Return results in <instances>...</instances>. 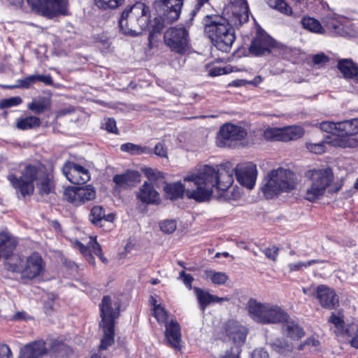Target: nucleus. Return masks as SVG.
<instances>
[{"label": "nucleus", "mask_w": 358, "mask_h": 358, "mask_svg": "<svg viewBox=\"0 0 358 358\" xmlns=\"http://www.w3.org/2000/svg\"><path fill=\"white\" fill-rule=\"evenodd\" d=\"M11 357L10 348L6 344H0V358H10Z\"/></svg>", "instance_id": "obj_59"}, {"label": "nucleus", "mask_w": 358, "mask_h": 358, "mask_svg": "<svg viewBox=\"0 0 358 358\" xmlns=\"http://www.w3.org/2000/svg\"><path fill=\"white\" fill-rule=\"evenodd\" d=\"M203 278L210 280L213 284L217 285H224L229 280V276L224 272H217L213 270H205L203 272Z\"/></svg>", "instance_id": "obj_38"}, {"label": "nucleus", "mask_w": 358, "mask_h": 358, "mask_svg": "<svg viewBox=\"0 0 358 358\" xmlns=\"http://www.w3.org/2000/svg\"><path fill=\"white\" fill-rule=\"evenodd\" d=\"M220 167H224L227 169L231 170L232 178H234V172H235L238 182L243 186L248 189H252L257 179V171L256 166L252 163L245 164H238L234 170L232 168L227 166H217L213 167L215 170ZM234 181L232 182V183Z\"/></svg>", "instance_id": "obj_17"}, {"label": "nucleus", "mask_w": 358, "mask_h": 358, "mask_svg": "<svg viewBox=\"0 0 358 358\" xmlns=\"http://www.w3.org/2000/svg\"><path fill=\"white\" fill-rule=\"evenodd\" d=\"M179 278L182 280L183 283L189 289L192 287V282L193 278L191 275L185 273V271H181Z\"/></svg>", "instance_id": "obj_57"}, {"label": "nucleus", "mask_w": 358, "mask_h": 358, "mask_svg": "<svg viewBox=\"0 0 358 358\" xmlns=\"http://www.w3.org/2000/svg\"><path fill=\"white\" fill-rule=\"evenodd\" d=\"M320 127L322 131L331 134L325 138L328 145L343 148L357 146V141L355 137L342 134L341 129L338 128V122L324 121L320 124Z\"/></svg>", "instance_id": "obj_11"}, {"label": "nucleus", "mask_w": 358, "mask_h": 358, "mask_svg": "<svg viewBox=\"0 0 358 358\" xmlns=\"http://www.w3.org/2000/svg\"><path fill=\"white\" fill-rule=\"evenodd\" d=\"M35 13L52 18L60 15H66L67 0H27Z\"/></svg>", "instance_id": "obj_12"}, {"label": "nucleus", "mask_w": 358, "mask_h": 358, "mask_svg": "<svg viewBox=\"0 0 358 358\" xmlns=\"http://www.w3.org/2000/svg\"><path fill=\"white\" fill-rule=\"evenodd\" d=\"M48 352V343L38 341L24 346L18 358H42Z\"/></svg>", "instance_id": "obj_24"}, {"label": "nucleus", "mask_w": 358, "mask_h": 358, "mask_svg": "<svg viewBox=\"0 0 358 358\" xmlns=\"http://www.w3.org/2000/svg\"><path fill=\"white\" fill-rule=\"evenodd\" d=\"M329 58L324 53L317 54L313 57V61L315 64H324L328 62Z\"/></svg>", "instance_id": "obj_55"}, {"label": "nucleus", "mask_w": 358, "mask_h": 358, "mask_svg": "<svg viewBox=\"0 0 358 358\" xmlns=\"http://www.w3.org/2000/svg\"><path fill=\"white\" fill-rule=\"evenodd\" d=\"M268 5L282 13L289 15L292 13V8L283 0H266Z\"/></svg>", "instance_id": "obj_43"}, {"label": "nucleus", "mask_w": 358, "mask_h": 358, "mask_svg": "<svg viewBox=\"0 0 358 358\" xmlns=\"http://www.w3.org/2000/svg\"><path fill=\"white\" fill-rule=\"evenodd\" d=\"M231 72L230 67H212L208 72V75L212 77L227 74Z\"/></svg>", "instance_id": "obj_52"}, {"label": "nucleus", "mask_w": 358, "mask_h": 358, "mask_svg": "<svg viewBox=\"0 0 358 358\" xmlns=\"http://www.w3.org/2000/svg\"><path fill=\"white\" fill-rule=\"evenodd\" d=\"M15 241L5 233H0V259H8L15 248Z\"/></svg>", "instance_id": "obj_30"}, {"label": "nucleus", "mask_w": 358, "mask_h": 358, "mask_svg": "<svg viewBox=\"0 0 358 358\" xmlns=\"http://www.w3.org/2000/svg\"><path fill=\"white\" fill-rule=\"evenodd\" d=\"M105 217V211L100 206H94L90 212L89 219L90 222L94 225H100V223Z\"/></svg>", "instance_id": "obj_42"}, {"label": "nucleus", "mask_w": 358, "mask_h": 358, "mask_svg": "<svg viewBox=\"0 0 358 358\" xmlns=\"http://www.w3.org/2000/svg\"><path fill=\"white\" fill-rule=\"evenodd\" d=\"M183 180L184 184H166L164 187L166 196L177 199L185 194L188 199L204 202L210 199L215 191L222 194L231 186L232 171L224 167L215 170L213 166L203 165L187 173Z\"/></svg>", "instance_id": "obj_1"}, {"label": "nucleus", "mask_w": 358, "mask_h": 358, "mask_svg": "<svg viewBox=\"0 0 358 358\" xmlns=\"http://www.w3.org/2000/svg\"><path fill=\"white\" fill-rule=\"evenodd\" d=\"M281 130L282 141L296 140L304 134V130L302 127L295 125L281 128Z\"/></svg>", "instance_id": "obj_33"}, {"label": "nucleus", "mask_w": 358, "mask_h": 358, "mask_svg": "<svg viewBox=\"0 0 358 358\" xmlns=\"http://www.w3.org/2000/svg\"><path fill=\"white\" fill-rule=\"evenodd\" d=\"M278 251H279V248L278 247L273 246L271 248H266L264 250V253L268 258H269L273 261H275L278 256Z\"/></svg>", "instance_id": "obj_54"}, {"label": "nucleus", "mask_w": 358, "mask_h": 358, "mask_svg": "<svg viewBox=\"0 0 358 358\" xmlns=\"http://www.w3.org/2000/svg\"><path fill=\"white\" fill-rule=\"evenodd\" d=\"M230 297H219L216 295H213V303H222L223 301H229L230 300Z\"/></svg>", "instance_id": "obj_62"}, {"label": "nucleus", "mask_w": 358, "mask_h": 358, "mask_svg": "<svg viewBox=\"0 0 358 358\" xmlns=\"http://www.w3.org/2000/svg\"><path fill=\"white\" fill-rule=\"evenodd\" d=\"M253 358H268V355L263 349L255 350L253 353Z\"/></svg>", "instance_id": "obj_61"}, {"label": "nucleus", "mask_w": 358, "mask_h": 358, "mask_svg": "<svg viewBox=\"0 0 358 358\" xmlns=\"http://www.w3.org/2000/svg\"><path fill=\"white\" fill-rule=\"evenodd\" d=\"M328 322L334 326V334L337 337L350 339L352 347L358 348V324H346L342 313H331Z\"/></svg>", "instance_id": "obj_13"}, {"label": "nucleus", "mask_w": 358, "mask_h": 358, "mask_svg": "<svg viewBox=\"0 0 358 358\" xmlns=\"http://www.w3.org/2000/svg\"><path fill=\"white\" fill-rule=\"evenodd\" d=\"M155 154L161 157H166L167 151L162 143H157L155 147Z\"/></svg>", "instance_id": "obj_56"}, {"label": "nucleus", "mask_w": 358, "mask_h": 358, "mask_svg": "<svg viewBox=\"0 0 358 358\" xmlns=\"http://www.w3.org/2000/svg\"><path fill=\"white\" fill-rule=\"evenodd\" d=\"M165 338L168 343L175 349H181V332L179 324L171 320L165 324Z\"/></svg>", "instance_id": "obj_25"}, {"label": "nucleus", "mask_w": 358, "mask_h": 358, "mask_svg": "<svg viewBox=\"0 0 358 358\" xmlns=\"http://www.w3.org/2000/svg\"><path fill=\"white\" fill-rule=\"evenodd\" d=\"M316 296L320 305L327 309L331 310L338 303V297L335 291L324 285L317 287Z\"/></svg>", "instance_id": "obj_23"}, {"label": "nucleus", "mask_w": 358, "mask_h": 358, "mask_svg": "<svg viewBox=\"0 0 358 358\" xmlns=\"http://www.w3.org/2000/svg\"><path fill=\"white\" fill-rule=\"evenodd\" d=\"M62 173L73 184H84L90 179V175L87 169L71 162L65 163L62 168Z\"/></svg>", "instance_id": "obj_19"}, {"label": "nucleus", "mask_w": 358, "mask_h": 358, "mask_svg": "<svg viewBox=\"0 0 358 358\" xmlns=\"http://www.w3.org/2000/svg\"><path fill=\"white\" fill-rule=\"evenodd\" d=\"M274 45V41L271 36L265 32L259 31L255 38L252 41L249 52L254 56H261L270 53L271 48Z\"/></svg>", "instance_id": "obj_20"}, {"label": "nucleus", "mask_w": 358, "mask_h": 358, "mask_svg": "<svg viewBox=\"0 0 358 358\" xmlns=\"http://www.w3.org/2000/svg\"><path fill=\"white\" fill-rule=\"evenodd\" d=\"M50 107V99L45 96H38L28 105V108L36 114H41Z\"/></svg>", "instance_id": "obj_35"}, {"label": "nucleus", "mask_w": 358, "mask_h": 358, "mask_svg": "<svg viewBox=\"0 0 358 358\" xmlns=\"http://www.w3.org/2000/svg\"><path fill=\"white\" fill-rule=\"evenodd\" d=\"M203 23L205 34L213 45L222 52H229L236 39L235 26L227 17L215 15H206Z\"/></svg>", "instance_id": "obj_3"}, {"label": "nucleus", "mask_w": 358, "mask_h": 358, "mask_svg": "<svg viewBox=\"0 0 358 358\" xmlns=\"http://www.w3.org/2000/svg\"><path fill=\"white\" fill-rule=\"evenodd\" d=\"M143 171L149 179L155 177V171L151 168H145Z\"/></svg>", "instance_id": "obj_63"}, {"label": "nucleus", "mask_w": 358, "mask_h": 358, "mask_svg": "<svg viewBox=\"0 0 358 358\" xmlns=\"http://www.w3.org/2000/svg\"><path fill=\"white\" fill-rule=\"evenodd\" d=\"M36 83L38 81L43 83L46 85H51L53 83L52 77L50 75H34Z\"/></svg>", "instance_id": "obj_58"}, {"label": "nucleus", "mask_w": 358, "mask_h": 358, "mask_svg": "<svg viewBox=\"0 0 358 358\" xmlns=\"http://www.w3.org/2000/svg\"><path fill=\"white\" fill-rule=\"evenodd\" d=\"M315 262H316L315 260H310V261H308L306 262H299L296 263L289 264L288 265V266L289 268V271L292 272V271L303 270V268H307L308 266H310V265H312L313 264H314Z\"/></svg>", "instance_id": "obj_49"}, {"label": "nucleus", "mask_w": 358, "mask_h": 358, "mask_svg": "<svg viewBox=\"0 0 358 358\" xmlns=\"http://www.w3.org/2000/svg\"><path fill=\"white\" fill-rule=\"evenodd\" d=\"M326 139L324 138L323 141L320 143H306V148L314 154L320 155L325 152L326 150Z\"/></svg>", "instance_id": "obj_46"}, {"label": "nucleus", "mask_w": 358, "mask_h": 358, "mask_svg": "<svg viewBox=\"0 0 358 358\" xmlns=\"http://www.w3.org/2000/svg\"><path fill=\"white\" fill-rule=\"evenodd\" d=\"M104 128L110 133L117 134V129L116 127V122L113 118L108 117L105 120L103 123Z\"/></svg>", "instance_id": "obj_53"}, {"label": "nucleus", "mask_w": 358, "mask_h": 358, "mask_svg": "<svg viewBox=\"0 0 358 358\" xmlns=\"http://www.w3.org/2000/svg\"><path fill=\"white\" fill-rule=\"evenodd\" d=\"M281 128H268L264 132V137L267 141H282Z\"/></svg>", "instance_id": "obj_44"}, {"label": "nucleus", "mask_w": 358, "mask_h": 358, "mask_svg": "<svg viewBox=\"0 0 358 358\" xmlns=\"http://www.w3.org/2000/svg\"><path fill=\"white\" fill-rule=\"evenodd\" d=\"M324 26L333 34L338 36H345V31L343 25L338 17L334 15H327L322 19Z\"/></svg>", "instance_id": "obj_31"}, {"label": "nucleus", "mask_w": 358, "mask_h": 358, "mask_svg": "<svg viewBox=\"0 0 358 358\" xmlns=\"http://www.w3.org/2000/svg\"><path fill=\"white\" fill-rule=\"evenodd\" d=\"M337 66L345 78H352L358 75V68L351 59H341L338 61Z\"/></svg>", "instance_id": "obj_32"}, {"label": "nucleus", "mask_w": 358, "mask_h": 358, "mask_svg": "<svg viewBox=\"0 0 358 358\" xmlns=\"http://www.w3.org/2000/svg\"><path fill=\"white\" fill-rule=\"evenodd\" d=\"M194 292L199 303L200 309L204 312L206 308L213 303V294L199 287H194Z\"/></svg>", "instance_id": "obj_36"}, {"label": "nucleus", "mask_w": 358, "mask_h": 358, "mask_svg": "<svg viewBox=\"0 0 358 358\" xmlns=\"http://www.w3.org/2000/svg\"><path fill=\"white\" fill-rule=\"evenodd\" d=\"M302 27L313 33L323 34L325 33V29L321 23L314 17H303L301 20Z\"/></svg>", "instance_id": "obj_34"}, {"label": "nucleus", "mask_w": 358, "mask_h": 358, "mask_svg": "<svg viewBox=\"0 0 358 358\" xmlns=\"http://www.w3.org/2000/svg\"><path fill=\"white\" fill-rule=\"evenodd\" d=\"M94 5L99 9L114 10L121 6L124 0H93Z\"/></svg>", "instance_id": "obj_41"}, {"label": "nucleus", "mask_w": 358, "mask_h": 358, "mask_svg": "<svg viewBox=\"0 0 358 358\" xmlns=\"http://www.w3.org/2000/svg\"><path fill=\"white\" fill-rule=\"evenodd\" d=\"M120 305L118 301H113L109 296H103L100 305L103 337L99 345L100 350H106L114 343L115 319L119 316Z\"/></svg>", "instance_id": "obj_5"}, {"label": "nucleus", "mask_w": 358, "mask_h": 358, "mask_svg": "<svg viewBox=\"0 0 358 358\" xmlns=\"http://www.w3.org/2000/svg\"><path fill=\"white\" fill-rule=\"evenodd\" d=\"M15 189H18L23 196L29 195L34 192V181L36 180V186L41 195L48 194L53 189L52 177L47 173L43 169L28 165L22 172V176L17 178L14 175L8 176Z\"/></svg>", "instance_id": "obj_2"}, {"label": "nucleus", "mask_w": 358, "mask_h": 358, "mask_svg": "<svg viewBox=\"0 0 358 358\" xmlns=\"http://www.w3.org/2000/svg\"><path fill=\"white\" fill-rule=\"evenodd\" d=\"M282 327L283 334L292 340H299L304 336L303 329L294 321L288 320V317L284 321Z\"/></svg>", "instance_id": "obj_28"}, {"label": "nucleus", "mask_w": 358, "mask_h": 358, "mask_svg": "<svg viewBox=\"0 0 358 358\" xmlns=\"http://www.w3.org/2000/svg\"><path fill=\"white\" fill-rule=\"evenodd\" d=\"M136 196L139 200L146 203H154L159 200L158 192L148 182H144Z\"/></svg>", "instance_id": "obj_27"}, {"label": "nucleus", "mask_w": 358, "mask_h": 358, "mask_svg": "<svg viewBox=\"0 0 358 358\" xmlns=\"http://www.w3.org/2000/svg\"><path fill=\"white\" fill-rule=\"evenodd\" d=\"M161 230L166 234H171L176 229V222L173 220H165L159 223Z\"/></svg>", "instance_id": "obj_47"}, {"label": "nucleus", "mask_w": 358, "mask_h": 358, "mask_svg": "<svg viewBox=\"0 0 358 358\" xmlns=\"http://www.w3.org/2000/svg\"><path fill=\"white\" fill-rule=\"evenodd\" d=\"M76 245L80 252L85 256L87 261L90 264L94 265L95 264V260L92 253L99 257L103 262L106 263L107 262L106 258L103 256L101 246L97 243L95 238L90 237V240L87 246L79 241H76Z\"/></svg>", "instance_id": "obj_21"}, {"label": "nucleus", "mask_w": 358, "mask_h": 358, "mask_svg": "<svg viewBox=\"0 0 358 358\" xmlns=\"http://www.w3.org/2000/svg\"><path fill=\"white\" fill-rule=\"evenodd\" d=\"M41 120L35 116H28L17 120L16 127L20 130L32 129L39 127Z\"/></svg>", "instance_id": "obj_39"}, {"label": "nucleus", "mask_w": 358, "mask_h": 358, "mask_svg": "<svg viewBox=\"0 0 358 358\" xmlns=\"http://www.w3.org/2000/svg\"><path fill=\"white\" fill-rule=\"evenodd\" d=\"M22 99L19 96L10 97L2 100L0 103V107L1 108H6L11 106H15L20 105Z\"/></svg>", "instance_id": "obj_48"}, {"label": "nucleus", "mask_w": 358, "mask_h": 358, "mask_svg": "<svg viewBox=\"0 0 358 358\" xmlns=\"http://www.w3.org/2000/svg\"><path fill=\"white\" fill-rule=\"evenodd\" d=\"M20 84L17 86L19 87L29 88L31 85L36 83L35 76L31 75L25 78L19 80ZM16 86H7L8 88H14Z\"/></svg>", "instance_id": "obj_50"}, {"label": "nucleus", "mask_w": 358, "mask_h": 358, "mask_svg": "<svg viewBox=\"0 0 358 358\" xmlns=\"http://www.w3.org/2000/svg\"><path fill=\"white\" fill-rule=\"evenodd\" d=\"M44 268L45 263L37 252H33L24 261L15 256L6 264V268L8 271L19 273L22 278L28 280L34 279L40 275Z\"/></svg>", "instance_id": "obj_9"}, {"label": "nucleus", "mask_w": 358, "mask_h": 358, "mask_svg": "<svg viewBox=\"0 0 358 358\" xmlns=\"http://www.w3.org/2000/svg\"><path fill=\"white\" fill-rule=\"evenodd\" d=\"M262 81V78L261 76H256L253 80L248 81V84L252 85L254 86H257L259 84H260Z\"/></svg>", "instance_id": "obj_64"}, {"label": "nucleus", "mask_w": 358, "mask_h": 358, "mask_svg": "<svg viewBox=\"0 0 358 358\" xmlns=\"http://www.w3.org/2000/svg\"><path fill=\"white\" fill-rule=\"evenodd\" d=\"M295 185V174L289 169L278 168L270 173L262 191L267 198H272L282 192L292 190Z\"/></svg>", "instance_id": "obj_8"}, {"label": "nucleus", "mask_w": 358, "mask_h": 358, "mask_svg": "<svg viewBox=\"0 0 358 358\" xmlns=\"http://www.w3.org/2000/svg\"><path fill=\"white\" fill-rule=\"evenodd\" d=\"M48 355L53 358H67L71 349L64 343L57 341L48 343Z\"/></svg>", "instance_id": "obj_29"}, {"label": "nucleus", "mask_w": 358, "mask_h": 358, "mask_svg": "<svg viewBox=\"0 0 358 358\" xmlns=\"http://www.w3.org/2000/svg\"><path fill=\"white\" fill-rule=\"evenodd\" d=\"M95 196L96 192L90 185L69 187L64 192V199L74 206H80L86 201L93 200Z\"/></svg>", "instance_id": "obj_18"}, {"label": "nucleus", "mask_w": 358, "mask_h": 358, "mask_svg": "<svg viewBox=\"0 0 358 358\" xmlns=\"http://www.w3.org/2000/svg\"><path fill=\"white\" fill-rule=\"evenodd\" d=\"M183 0H156L153 6L163 24H172L180 15Z\"/></svg>", "instance_id": "obj_14"}, {"label": "nucleus", "mask_w": 358, "mask_h": 358, "mask_svg": "<svg viewBox=\"0 0 358 358\" xmlns=\"http://www.w3.org/2000/svg\"><path fill=\"white\" fill-rule=\"evenodd\" d=\"M308 179L304 198L313 202L323 196L334 180V173L330 168L309 170L306 173Z\"/></svg>", "instance_id": "obj_7"}, {"label": "nucleus", "mask_w": 358, "mask_h": 358, "mask_svg": "<svg viewBox=\"0 0 358 358\" xmlns=\"http://www.w3.org/2000/svg\"><path fill=\"white\" fill-rule=\"evenodd\" d=\"M270 345L273 350L280 353H283L285 350L289 351L292 348V347L288 345L287 343H282L279 340L276 341L275 342L271 343Z\"/></svg>", "instance_id": "obj_51"}, {"label": "nucleus", "mask_w": 358, "mask_h": 358, "mask_svg": "<svg viewBox=\"0 0 358 358\" xmlns=\"http://www.w3.org/2000/svg\"><path fill=\"white\" fill-rule=\"evenodd\" d=\"M246 136L247 131L242 127L226 123L220 129L217 144L220 147H231L236 142L244 139Z\"/></svg>", "instance_id": "obj_16"}, {"label": "nucleus", "mask_w": 358, "mask_h": 358, "mask_svg": "<svg viewBox=\"0 0 358 358\" xmlns=\"http://www.w3.org/2000/svg\"><path fill=\"white\" fill-rule=\"evenodd\" d=\"M338 127L343 136L353 137L358 134V118L338 122Z\"/></svg>", "instance_id": "obj_37"}, {"label": "nucleus", "mask_w": 358, "mask_h": 358, "mask_svg": "<svg viewBox=\"0 0 358 358\" xmlns=\"http://www.w3.org/2000/svg\"><path fill=\"white\" fill-rule=\"evenodd\" d=\"M113 180L116 189H127L140 181V173L136 171H128L123 174L114 176Z\"/></svg>", "instance_id": "obj_26"}, {"label": "nucleus", "mask_w": 358, "mask_h": 358, "mask_svg": "<svg viewBox=\"0 0 358 358\" xmlns=\"http://www.w3.org/2000/svg\"><path fill=\"white\" fill-rule=\"evenodd\" d=\"M149 20V7L137 2L122 12L119 25L124 35L137 36L148 27Z\"/></svg>", "instance_id": "obj_4"}, {"label": "nucleus", "mask_w": 358, "mask_h": 358, "mask_svg": "<svg viewBox=\"0 0 358 358\" xmlns=\"http://www.w3.org/2000/svg\"><path fill=\"white\" fill-rule=\"evenodd\" d=\"M153 312V315L159 323H163L165 324L166 322H169L167 321L168 313L165 310L164 308L160 304L155 305Z\"/></svg>", "instance_id": "obj_45"}, {"label": "nucleus", "mask_w": 358, "mask_h": 358, "mask_svg": "<svg viewBox=\"0 0 358 358\" xmlns=\"http://www.w3.org/2000/svg\"><path fill=\"white\" fill-rule=\"evenodd\" d=\"M29 319H30V317L24 311H18L10 318L13 321L27 320Z\"/></svg>", "instance_id": "obj_60"}, {"label": "nucleus", "mask_w": 358, "mask_h": 358, "mask_svg": "<svg viewBox=\"0 0 358 358\" xmlns=\"http://www.w3.org/2000/svg\"><path fill=\"white\" fill-rule=\"evenodd\" d=\"M224 15L235 27H239L249 20V8L245 0H230L224 8Z\"/></svg>", "instance_id": "obj_15"}, {"label": "nucleus", "mask_w": 358, "mask_h": 358, "mask_svg": "<svg viewBox=\"0 0 358 358\" xmlns=\"http://www.w3.org/2000/svg\"><path fill=\"white\" fill-rule=\"evenodd\" d=\"M247 309L250 317L261 324L282 323L289 317L280 306L268 303H262L254 299L248 300Z\"/></svg>", "instance_id": "obj_6"}, {"label": "nucleus", "mask_w": 358, "mask_h": 358, "mask_svg": "<svg viewBox=\"0 0 358 358\" xmlns=\"http://www.w3.org/2000/svg\"><path fill=\"white\" fill-rule=\"evenodd\" d=\"M123 152H129L131 155H141L151 153V148L146 146H140L131 143L122 144L120 148Z\"/></svg>", "instance_id": "obj_40"}, {"label": "nucleus", "mask_w": 358, "mask_h": 358, "mask_svg": "<svg viewBox=\"0 0 358 358\" xmlns=\"http://www.w3.org/2000/svg\"><path fill=\"white\" fill-rule=\"evenodd\" d=\"M224 329L226 336L229 340L234 343L236 347L238 348L245 342L247 336L246 329L237 321L229 320L226 322Z\"/></svg>", "instance_id": "obj_22"}, {"label": "nucleus", "mask_w": 358, "mask_h": 358, "mask_svg": "<svg viewBox=\"0 0 358 358\" xmlns=\"http://www.w3.org/2000/svg\"><path fill=\"white\" fill-rule=\"evenodd\" d=\"M165 45L173 52L185 54L189 48L188 30L183 27H174L167 29L164 35Z\"/></svg>", "instance_id": "obj_10"}]
</instances>
